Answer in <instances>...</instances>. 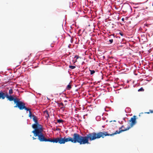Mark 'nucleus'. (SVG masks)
<instances>
[{"instance_id":"25","label":"nucleus","mask_w":153,"mask_h":153,"mask_svg":"<svg viewBox=\"0 0 153 153\" xmlns=\"http://www.w3.org/2000/svg\"><path fill=\"white\" fill-rule=\"evenodd\" d=\"M137 7H134V8H137Z\"/></svg>"},{"instance_id":"9","label":"nucleus","mask_w":153,"mask_h":153,"mask_svg":"<svg viewBox=\"0 0 153 153\" xmlns=\"http://www.w3.org/2000/svg\"><path fill=\"white\" fill-rule=\"evenodd\" d=\"M71 88V86L70 85H68L66 89L68 90H70Z\"/></svg>"},{"instance_id":"4","label":"nucleus","mask_w":153,"mask_h":153,"mask_svg":"<svg viewBox=\"0 0 153 153\" xmlns=\"http://www.w3.org/2000/svg\"><path fill=\"white\" fill-rule=\"evenodd\" d=\"M6 98H7L8 100H9L10 101H13L15 103L16 102L15 101H17V100L19 99L17 98L16 97L14 98L13 97V96L9 95L7 93Z\"/></svg>"},{"instance_id":"2","label":"nucleus","mask_w":153,"mask_h":153,"mask_svg":"<svg viewBox=\"0 0 153 153\" xmlns=\"http://www.w3.org/2000/svg\"><path fill=\"white\" fill-rule=\"evenodd\" d=\"M16 105L14 106V108H18L20 110H23L25 109L27 111H29L30 109L27 108L25 106V104L24 102L19 100V99L17 101H16Z\"/></svg>"},{"instance_id":"3","label":"nucleus","mask_w":153,"mask_h":153,"mask_svg":"<svg viewBox=\"0 0 153 153\" xmlns=\"http://www.w3.org/2000/svg\"><path fill=\"white\" fill-rule=\"evenodd\" d=\"M29 117H30V119L32 118L33 120L34 121L35 123L34 124L32 125V128H33V126L34 124H36L37 125V127L38 128V126H39V125H40L39 124L38 122V120L37 119V117L36 116H35L33 114H32L31 113V112L30 111V110L29 111Z\"/></svg>"},{"instance_id":"17","label":"nucleus","mask_w":153,"mask_h":153,"mask_svg":"<svg viewBox=\"0 0 153 153\" xmlns=\"http://www.w3.org/2000/svg\"><path fill=\"white\" fill-rule=\"evenodd\" d=\"M151 111H153V110H150V112H145V114H149L150 113H151Z\"/></svg>"},{"instance_id":"5","label":"nucleus","mask_w":153,"mask_h":153,"mask_svg":"<svg viewBox=\"0 0 153 153\" xmlns=\"http://www.w3.org/2000/svg\"><path fill=\"white\" fill-rule=\"evenodd\" d=\"M7 92L4 93V91H0V99L4 100L6 97L7 94Z\"/></svg>"},{"instance_id":"14","label":"nucleus","mask_w":153,"mask_h":153,"mask_svg":"<svg viewBox=\"0 0 153 153\" xmlns=\"http://www.w3.org/2000/svg\"><path fill=\"white\" fill-rule=\"evenodd\" d=\"M144 91V89L142 87H141V88H140V89H139L138 90V91Z\"/></svg>"},{"instance_id":"21","label":"nucleus","mask_w":153,"mask_h":153,"mask_svg":"<svg viewBox=\"0 0 153 153\" xmlns=\"http://www.w3.org/2000/svg\"><path fill=\"white\" fill-rule=\"evenodd\" d=\"M33 140H35L36 139V138H35L34 137H33Z\"/></svg>"},{"instance_id":"24","label":"nucleus","mask_w":153,"mask_h":153,"mask_svg":"<svg viewBox=\"0 0 153 153\" xmlns=\"http://www.w3.org/2000/svg\"><path fill=\"white\" fill-rule=\"evenodd\" d=\"M134 74L135 75H137V74H136V73H134Z\"/></svg>"},{"instance_id":"20","label":"nucleus","mask_w":153,"mask_h":153,"mask_svg":"<svg viewBox=\"0 0 153 153\" xmlns=\"http://www.w3.org/2000/svg\"><path fill=\"white\" fill-rule=\"evenodd\" d=\"M134 57H135V59H137V60H138V57L137 56H136L134 55Z\"/></svg>"},{"instance_id":"18","label":"nucleus","mask_w":153,"mask_h":153,"mask_svg":"<svg viewBox=\"0 0 153 153\" xmlns=\"http://www.w3.org/2000/svg\"><path fill=\"white\" fill-rule=\"evenodd\" d=\"M75 58H76V59H78L79 58V57L78 56H77V55H76V56H75Z\"/></svg>"},{"instance_id":"12","label":"nucleus","mask_w":153,"mask_h":153,"mask_svg":"<svg viewBox=\"0 0 153 153\" xmlns=\"http://www.w3.org/2000/svg\"><path fill=\"white\" fill-rule=\"evenodd\" d=\"M90 74L91 75L95 73V71L94 70H90Z\"/></svg>"},{"instance_id":"26","label":"nucleus","mask_w":153,"mask_h":153,"mask_svg":"<svg viewBox=\"0 0 153 153\" xmlns=\"http://www.w3.org/2000/svg\"><path fill=\"white\" fill-rule=\"evenodd\" d=\"M114 121L116 122V121L115 120H114Z\"/></svg>"},{"instance_id":"15","label":"nucleus","mask_w":153,"mask_h":153,"mask_svg":"<svg viewBox=\"0 0 153 153\" xmlns=\"http://www.w3.org/2000/svg\"><path fill=\"white\" fill-rule=\"evenodd\" d=\"M109 42H110V43L111 44L113 42V39H109Z\"/></svg>"},{"instance_id":"22","label":"nucleus","mask_w":153,"mask_h":153,"mask_svg":"<svg viewBox=\"0 0 153 153\" xmlns=\"http://www.w3.org/2000/svg\"><path fill=\"white\" fill-rule=\"evenodd\" d=\"M124 19L123 18L122 19V20L123 21H124Z\"/></svg>"},{"instance_id":"11","label":"nucleus","mask_w":153,"mask_h":153,"mask_svg":"<svg viewBox=\"0 0 153 153\" xmlns=\"http://www.w3.org/2000/svg\"><path fill=\"white\" fill-rule=\"evenodd\" d=\"M13 90L12 89H11L9 90V93L10 94H11L13 93Z\"/></svg>"},{"instance_id":"23","label":"nucleus","mask_w":153,"mask_h":153,"mask_svg":"<svg viewBox=\"0 0 153 153\" xmlns=\"http://www.w3.org/2000/svg\"><path fill=\"white\" fill-rule=\"evenodd\" d=\"M151 113H153V111H151Z\"/></svg>"},{"instance_id":"10","label":"nucleus","mask_w":153,"mask_h":153,"mask_svg":"<svg viewBox=\"0 0 153 153\" xmlns=\"http://www.w3.org/2000/svg\"><path fill=\"white\" fill-rule=\"evenodd\" d=\"M69 68L71 69H73L76 68L75 66L70 65L69 66Z\"/></svg>"},{"instance_id":"1","label":"nucleus","mask_w":153,"mask_h":153,"mask_svg":"<svg viewBox=\"0 0 153 153\" xmlns=\"http://www.w3.org/2000/svg\"><path fill=\"white\" fill-rule=\"evenodd\" d=\"M38 128L37 125L34 124L33 128L34 129L32 131L35 137L37 136L38 139L40 142H50L53 143H58L60 144H64L68 142H71L73 143H79L80 144H89L90 143L89 140L90 141L98 139L101 137V132L96 133L93 132L89 133L86 136H82L78 134L74 133L73 135V137H68L66 138L65 137L64 138L62 137L47 139L45 137V136L42 133L43 129L42 125H39Z\"/></svg>"},{"instance_id":"8","label":"nucleus","mask_w":153,"mask_h":153,"mask_svg":"<svg viewBox=\"0 0 153 153\" xmlns=\"http://www.w3.org/2000/svg\"><path fill=\"white\" fill-rule=\"evenodd\" d=\"M44 113L45 114H46L47 115V116H46V117H49V115L48 114V111L47 110H46L45 111H44Z\"/></svg>"},{"instance_id":"6","label":"nucleus","mask_w":153,"mask_h":153,"mask_svg":"<svg viewBox=\"0 0 153 153\" xmlns=\"http://www.w3.org/2000/svg\"><path fill=\"white\" fill-rule=\"evenodd\" d=\"M135 49V51L134 50V51H135L136 52H134L137 53V55H139L140 56V52L139 51V48L138 46H134V50Z\"/></svg>"},{"instance_id":"19","label":"nucleus","mask_w":153,"mask_h":153,"mask_svg":"<svg viewBox=\"0 0 153 153\" xmlns=\"http://www.w3.org/2000/svg\"><path fill=\"white\" fill-rule=\"evenodd\" d=\"M136 116L134 115V125L136 123Z\"/></svg>"},{"instance_id":"7","label":"nucleus","mask_w":153,"mask_h":153,"mask_svg":"<svg viewBox=\"0 0 153 153\" xmlns=\"http://www.w3.org/2000/svg\"><path fill=\"white\" fill-rule=\"evenodd\" d=\"M58 106L59 107L61 106V107L60 108L61 109H62L63 108H64V104L62 103H58Z\"/></svg>"},{"instance_id":"27","label":"nucleus","mask_w":153,"mask_h":153,"mask_svg":"<svg viewBox=\"0 0 153 153\" xmlns=\"http://www.w3.org/2000/svg\"><path fill=\"white\" fill-rule=\"evenodd\" d=\"M135 4V5H136V4Z\"/></svg>"},{"instance_id":"13","label":"nucleus","mask_w":153,"mask_h":153,"mask_svg":"<svg viewBox=\"0 0 153 153\" xmlns=\"http://www.w3.org/2000/svg\"><path fill=\"white\" fill-rule=\"evenodd\" d=\"M57 122L58 123H63L64 121L61 119H59L57 120Z\"/></svg>"},{"instance_id":"16","label":"nucleus","mask_w":153,"mask_h":153,"mask_svg":"<svg viewBox=\"0 0 153 153\" xmlns=\"http://www.w3.org/2000/svg\"><path fill=\"white\" fill-rule=\"evenodd\" d=\"M119 34L122 36H123L124 35V33L122 32H119Z\"/></svg>"}]
</instances>
